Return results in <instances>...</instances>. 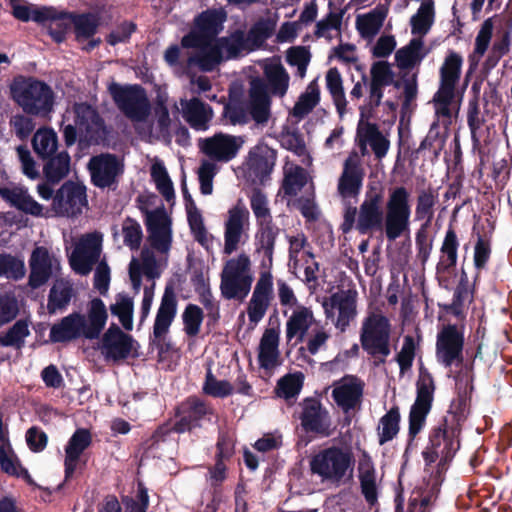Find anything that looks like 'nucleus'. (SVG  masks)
<instances>
[{"instance_id":"20","label":"nucleus","mask_w":512,"mask_h":512,"mask_svg":"<svg viewBox=\"0 0 512 512\" xmlns=\"http://www.w3.org/2000/svg\"><path fill=\"white\" fill-rule=\"evenodd\" d=\"M145 225L151 246L161 253L168 252L172 243V222L165 208L147 211Z\"/></svg>"},{"instance_id":"23","label":"nucleus","mask_w":512,"mask_h":512,"mask_svg":"<svg viewBox=\"0 0 512 512\" xmlns=\"http://www.w3.org/2000/svg\"><path fill=\"white\" fill-rule=\"evenodd\" d=\"M242 144L241 137L216 133L214 136L202 140L200 149L210 159L228 162L236 157Z\"/></svg>"},{"instance_id":"31","label":"nucleus","mask_w":512,"mask_h":512,"mask_svg":"<svg viewBox=\"0 0 512 512\" xmlns=\"http://www.w3.org/2000/svg\"><path fill=\"white\" fill-rule=\"evenodd\" d=\"M328 306L331 309L338 310V317L336 321V327L342 331L346 329L350 321L356 315V299L350 291H340L333 293L329 300L324 303V308L328 313Z\"/></svg>"},{"instance_id":"22","label":"nucleus","mask_w":512,"mask_h":512,"mask_svg":"<svg viewBox=\"0 0 512 512\" xmlns=\"http://www.w3.org/2000/svg\"><path fill=\"white\" fill-rule=\"evenodd\" d=\"M249 217V210L241 200L228 210V217L224 224L225 254L230 255L238 249L244 227L249 224Z\"/></svg>"},{"instance_id":"1","label":"nucleus","mask_w":512,"mask_h":512,"mask_svg":"<svg viewBox=\"0 0 512 512\" xmlns=\"http://www.w3.org/2000/svg\"><path fill=\"white\" fill-rule=\"evenodd\" d=\"M108 313L100 298L89 302L87 317L80 312H73L52 325L49 339L52 343H67L79 338L97 339L104 329Z\"/></svg>"},{"instance_id":"4","label":"nucleus","mask_w":512,"mask_h":512,"mask_svg":"<svg viewBox=\"0 0 512 512\" xmlns=\"http://www.w3.org/2000/svg\"><path fill=\"white\" fill-rule=\"evenodd\" d=\"M354 462L350 450L332 445L320 449L311 456L309 469L311 474L320 478L322 483L338 487L351 478Z\"/></svg>"},{"instance_id":"10","label":"nucleus","mask_w":512,"mask_h":512,"mask_svg":"<svg viewBox=\"0 0 512 512\" xmlns=\"http://www.w3.org/2000/svg\"><path fill=\"white\" fill-rule=\"evenodd\" d=\"M435 383L432 374L425 368L419 370L416 383V399L409 412L408 446L421 432L434 400Z\"/></svg>"},{"instance_id":"43","label":"nucleus","mask_w":512,"mask_h":512,"mask_svg":"<svg viewBox=\"0 0 512 512\" xmlns=\"http://www.w3.org/2000/svg\"><path fill=\"white\" fill-rule=\"evenodd\" d=\"M387 16V9L378 6L372 11L356 19V28L363 38H373L383 26Z\"/></svg>"},{"instance_id":"52","label":"nucleus","mask_w":512,"mask_h":512,"mask_svg":"<svg viewBox=\"0 0 512 512\" xmlns=\"http://www.w3.org/2000/svg\"><path fill=\"white\" fill-rule=\"evenodd\" d=\"M320 102V89L316 81H312L306 91L300 95L295 103L292 114L302 119L308 115Z\"/></svg>"},{"instance_id":"49","label":"nucleus","mask_w":512,"mask_h":512,"mask_svg":"<svg viewBox=\"0 0 512 512\" xmlns=\"http://www.w3.org/2000/svg\"><path fill=\"white\" fill-rule=\"evenodd\" d=\"M326 87L333 99L340 116L346 112L347 101L343 88V80L336 67L330 68L326 73Z\"/></svg>"},{"instance_id":"63","label":"nucleus","mask_w":512,"mask_h":512,"mask_svg":"<svg viewBox=\"0 0 512 512\" xmlns=\"http://www.w3.org/2000/svg\"><path fill=\"white\" fill-rule=\"evenodd\" d=\"M204 319L203 310L195 305L188 304L182 314L184 324V331L187 336L195 337L199 334L200 328Z\"/></svg>"},{"instance_id":"18","label":"nucleus","mask_w":512,"mask_h":512,"mask_svg":"<svg viewBox=\"0 0 512 512\" xmlns=\"http://www.w3.org/2000/svg\"><path fill=\"white\" fill-rule=\"evenodd\" d=\"M86 187L68 180L56 191L52 200V209L58 216L77 217L87 206Z\"/></svg>"},{"instance_id":"14","label":"nucleus","mask_w":512,"mask_h":512,"mask_svg":"<svg viewBox=\"0 0 512 512\" xmlns=\"http://www.w3.org/2000/svg\"><path fill=\"white\" fill-rule=\"evenodd\" d=\"M91 183L100 189L116 190L124 173V164L116 154L100 153L92 156L87 164Z\"/></svg>"},{"instance_id":"61","label":"nucleus","mask_w":512,"mask_h":512,"mask_svg":"<svg viewBox=\"0 0 512 512\" xmlns=\"http://www.w3.org/2000/svg\"><path fill=\"white\" fill-rule=\"evenodd\" d=\"M151 177L155 182L158 192L166 201L175 198L174 186L164 165L154 164L151 168Z\"/></svg>"},{"instance_id":"30","label":"nucleus","mask_w":512,"mask_h":512,"mask_svg":"<svg viewBox=\"0 0 512 512\" xmlns=\"http://www.w3.org/2000/svg\"><path fill=\"white\" fill-rule=\"evenodd\" d=\"M279 233L280 228L275 223L257 225L254 245L255 252L263 255L261 268L270 269L272 267L275 244Z\"/></svg>"},{"instance_id":"25","label":"nucleus","mask_w":512,"mask_h":512,"mask_svg":"<svg viewBox=\"0 0 512 512\" xmlns=\"http://www.w3.org/2000/svg\"><path fill=\"white\" fill-rule=\"evenodd\" d=\"M365 172L356 153L350 155L344 162L343 171L338 180L337 190L346 202L348 198H357L360 194Z\"/></svg>"},{"instance_id":"59","label":"nucleus","mask_w":512,"mask_h":512,"mask_svg":"<svg viewBox=\"0 0 512 512\" xmlns=\"http://www.w3.org/2000/svg\"><path fill=\"white\" fill-rule=\"evenodd\" d=\"M469 413V398L467 396L466 391L459 392L457 398L452 401L450 405V409L448 411L447 418L450 426H455L457 424V428L461 432L462 423L466 420L467 415Z\"/></svg>"},{"instance_id":"53","label":"nucleus","mask_w":512,"mask_h":512,"mask_svg":"<svg viewBox=\"0 0 512 512\" xmlns=\"http://www.w3.org/2000/svg\"><path fill=\"white\" fill-rule=\"evenodd\" d=\"M30 334L26 320L16 321L6 332L0 334V346L13 347L21 350L25 345V338Z\"/></svg>"},{"instance_id":"21","label":"nucleus","mask_w":512,"mask_h":512,"mask_svg":"<svg viewBox=\"0 0 512 512\" xmlns=\"http://www.w3.org/2000/svg\"><path fill=\"white\" fill-rule=\"evenodd\" d=\"M277 160V151L259 143L249 151L248 174L254 184L265 185L270 180Z\"/></svg>"},{"instance_id":"36","label":"nucleus","mask_w":512,"mask_h":512,"mask_svg":"<svg viewBox=\"0 0 512 512\" xmlns=\"http://www.w3.org/2000/svg\"><path fill=\"white\" fill-rule=\"evenodd\" d=\"M357 134L361 138V152L363 155L366 152V142H368L377 159L386 156L390 141L381 133L375 123L366 122L364 128L359 125Z\"/></svg>"},{"instance_id":"34","label":"nucleus","mask_w":512,"mask_h":512,"mask_svg":"<svg viewBox=\"0 0 512 512\" xmlns=\"http://www.w3.org/2000/svg\"><path fill=\"white\" fill-rule=\"evenodd\" d=\"M314 322L313 312L310 308L300 306L294 310L286 322V339L290 343L296 338L293 346L304 341V338Z\"/></svg>"},{"instance_id":"54","label":"nucleus","mask_w":512,"mask_h":512,"mask_svg":"<svg viewBox=\"0 0 512 512\" xmlns=\"http://www.w3.org/2000/svg\"><path fill=\"white\" fill-rule=\"evenodd\" d=\"M437 201L438 195L431 187L420 190L416 199L415 219L418 221L426 219L424 223L430 226Z\"/></svg>"},{"instance_id":"57","label":"nucleus","mask_w":512,"mask_h":512,"mask_svg":"<svg viewBox=\"0 0 512 512\" xmlns=\"http://www.w3.org/2000/svg\"><path fill=\"white\" fill-rule=\"evenodd\" d=\"M273 27L269 21L259 20L254 23L249 31L245 33V41L248 47V52L260 48L263 43L271 36Z\"/></svg>"},{"instance_id":"50","label":"nucleus","mask_w":512,"mask_h":512,"mask_svg":"<svg viewBox=\"0 0 512 512\" xmlns=\"http://www.w3.org/2000/svg\"><path fill=\"white\" fill-rule=\"evenodd\" d=\"M133 311V299L126 293H118L115 297V303L110 305L111 314L118 317L126 331L133 329Z\"/></svg>"},{"instance_id":"3","label":"nucleus","mask_w":512,"mask_h":512,"mask_svg":"<svg viewBox=\"0 0 512 512\" xmlns=\"http://www.w3.org/2000/svg\"><path fill=\"white\" fill-rule=\"evenodd\" d=\"M10 92L14 102L28 116L49 118L54 111L56 95L45 81L33 76H16Z\"/></svg>"},{"instance_id":"55","label":"nucleus","mask_w":512,"mask_h":512,"mask_svg":"<svg viewBox=\"0 0 512 512\" xmlns=\"http://www.w3.org/2000/svg\"><path fill=\"white\" fill-rule=\"evenodd\" d=\"M400 411L397 406L392 407L385 415L380 419L381 431H378V442L380 445L393 440L400 429Z\"/></svg>"},{"instance_id":"35","label":"nucleus","mask_w":512,"mask_h":512,"mask_svg":"<svg viewBox=\"0 0 512 512\" xmlns=\"http://www.w3.org/2000/svg\"><path fill=\"white\" fill-rule=\"evenodd\" d=\"M279 330L276 328L265 329L258 347V364L261 368L269 370L278 364Z\"/></svg>"},{"instance_id":"28","label":"nucleus","mask_w":512,"mask_h":512,"mask_svg":"<svg viewBox=\"0 0 512 512\" xmlns=\"http://www.w3.org/2000/svg\"><path fill=\"white\" fill-rule=\"evenodd\" d=\"M364 383L356 376H345L332 391V398L344 413H349L361 403Z\"/></svg>"},{"instance_id":"5","label":"nucleus","mask_w":512,"mask_h":512,"mask_svg":"<svg viewBox=\"0 0 512 512\" xmlns=\"http://www.w3.org/2000/svg\"><path fill=\"white\" fill-rule=\"evenodd\" d=\"M460 434L457 424L450 426L448 419L442 418L429 431L428 444L422 451L425 465L430 466L438 461L437 471L447 470L460 447Z\"/></svg>"},{"instance_id":"12","label":"nucleus","mask_w":512,"mask_h":512,"mask_svg":"<svg viewBox=\"0 0 512 512\" xmlns=\"http://www.w3.org/2000/svg\"><path fill=\"white\" fill-rule=\"evenodd\" d=\"M214 415L215 410L210 403L197 396H189L175 409L177 420L173 430L177 434L191 433L203 428L206 423H212Z\"/></svg>"},{"instance_id":"8","label":"nucleus","mask_w":512,"mask_h":512,"mask_svg":"<svg viewBox=\"0 0 512 512\" xmlns=\"http://www.w3.org/2000/svg\"><path fill=\"white\" fill-rule=\"evenodd\" d=\"M250 265V259L244 253L226 262L220 282L221 294L225 299L243 301L247 297L253 281L252 276L247 274Z\"/></svg>"},{"instance_id":"47","label":"nucleus","mask_w":512,"mask_h":512,"mask_svg":"<svg viewBox=\"0 0 512 512\" xmlns=\"http://www.w3.org/2000/svg\"><path fill=\"white\" fill-rule=\"evenodd\" d=\"M32 147L38 157L45 160L57 150V134L51 128L38 129L32 137Z\"/></svg>"},{"instance_id":"64","label":"nucleus","mask_w":512,"mask_h":512,"mask_svg":"<svg viewBox=\"0 0 512 512\" xmlns=\"http://www.w3.org/2000/svg\"><path fill=\"white\" fill-rule=\"evenodd\" d=\"M423 42L421 39L413 38L409 44L399 49L395 54V59L400 68L412 67L417 61L421 59L419 55L422 49Z\"/></svg>"},{"instance_id":"37","label":"nucleus","mask_w":512,"mask_h":512,"mask_svg":"<svg viewBox=\"0 0 512 512\" xmlns=\"http://www.w3.org/2000/svg\"><path fill=\"white\" fill-rule=\"evenodd\" d=\"M183 116L193 129L204 131L208 129V123L213 117V110L210 105L201 99L193 97L186 102L183 108Z\"/></svg>"},{"instance_id":"9","label":"nucleus","mask_w":512,"mask_h":512,"mask_svg":"<svg viewBox=\"0 0 512 512\" xmlns=\"http://www.w3.org/2000/svg\"><path fill=\"white\" fill-rule=\"evenodd\" d=\"M226 20L227 13L223 8H208L202 11L194 18L191 30L182 37V47L207 46L217 39Z\"/></svg>"},{"instance_id":"19","label":"nucleus","mask_w":512,"mask_h":512,"mask_svg":"<svg viewBox=\"0 0 512 512\" xmlns=\"http://www.w3.org/2000/svg\"><path fill=\"white\" fill-rule=\"evenodd\" d=\"M101 248L100 234L90 233L81 238L69 257L72 270L80 275H88L100 258Z\"/></svg>"},{"instance_id":"56","label":"nucleus","mask_w":512,"mask_h":512,"mask_svg":"<svg viewBox=\"0 0 512 512\" xmlns=\"http://www.w3.org/2000/svg\"><path fill=\"white\" fill-rule=\"evenodd\" d=\"M307 183L306 171L303 167L295 165L289 170H285L282 181V190L285 196H296Z\"/></svg>"},{"instance_id":"51","label":"nucleus","mask_w":512,"mask_h":512,"mask_svg":"<svg viewBox=\"0 0 512 512\" xmlns=\"http://www.w3.org/2000/svg\"><path fill=\"white\" fill-rule=\"evenodd\" d=\"M485 119L481 116L477 97L469 100L467 110V124L471 134L473 150L481 151V128Z\"/></svg>"},{"instance_id":"41","label":"nucleus","mask_w":512,"mask_h":512,"mask_svg":"<svg viewBox=\"0 0 512 512\" xmlns=\"http://www.w3.org/2000/svg\"><path fill=\"white\" fill-rule=\"evenodd\" d=\"M45 160L43 173L48 183L57 184L68 175L71 158L67 151L52 154Z\"/></svg>"},{"instance_id":"11","label":"nucleus","mask_w":512,"mask_h":512,"mask_svg":"<svg viewBox=\"0 0 512 512\" xmlns=\"http://www.w3.org/2000/svg\"><path fill=\"white\" fill-rule=\"evenodd\" d=\"M108 91L118 109L131 121L142 122L149 116L151 105L141 85L122 86L112 82Z\"/></svg>"},{"instance_id":"45","label":"nucleus","mask_w":512,"mask_h":512,"mask_svg":"<svg viewBox=\"0 0 512 512\" xmlns=\"http://www.w3.org/2000/svg\"><path fill=\"white\" fill-rule=\"evenodd\" d=\"M359 481L365 501L370 506H374L378 502V489L376 471L370 460L359 464Z\"/></svg>"},{"instance_id":"33","label":"nucleus","mask_w":512,"mask_h":512,"mask_svg":"<svg viewBox=\"0 0 512 512\" xmlns=\"http://www.w3.org/2000/svg\"><path fill=\"white\" fill-rule=\"evenodd\" d=\"M74 122L81 132L93 138L104 127V120L96 108L87 102L75 103L73 105Z\"/></svg>"},{"instance_id":"42","label":"nucleus","mask_w":512,"mask_h":512,"mask_svg":"<svg viewBox=\"0 0 512 512\" xmlns=\"http://www.w3.org/2000/svg\"><path fill=\"white\" fill-rule=\"evenodd\" d=\"M71 21L78 42L92 38L100 26V16L94 12H73Z\"/></svg>"},{"instance_id":"44","label":"nucleus","mask_w":512,"mask_h":512,"mask_svg":"<svg viewBox=\"0 0 512 512\" xmlns=\"http://www.w3.org/2000/svg\"><path fill=\"white\" fill-rule=\"evenodd\" d=\"M200 52L189 57V65H197L203 72L213 71L224 59L223 53L216 41L207 46L199 47Z\"/></svg>"},{"instance_id":"39","label":"nucleus","mask_w":512,"mask_h":512,"mask_svg":"<svg viewBox=\"0 0 512 512\" xmlns=\"http://www.w3.org/2000/svg\"><path fill=\"white\" fill-rule=\"evenodd\" d=\"M459 241L457 234L452 227H449L445 233L440 252L441 257L436 265L438 274H449L455 268L458 259Z\"/></svg>"},{"instance_id":"32","label":"nucleus","mask_w":512,"mask_h":512,"mask_svg":"<svg viewBox=\"0 0 512 512\" xmlns=\"http://www.w3.org/2000/svg\"><path fill=\"white\" fill-rule=\"evenodd\" d=\"M0 196L10 206L25 214L34 217H40L43 214V206L35 201L26 189L3 187L0 188Z\"/></svg>"},{"instance_id":"60","label":"nucleus","mask_w":512,"mask_h":512,"mask_svg":"<svg viewBox=\"0 0 512 512\" xmlns=\"http://www.w3.org/2000/svg\"><path fill=\"white\" fill-rule=\"evenodd\" d=\"M25 272L22 259L8 253H0V276L17 281L25 276Z\"/></svg>"},{"instance_id":"15","label":"nucleus","mask_w":512,"mask_h":512,"mask_svg":"<svg viewBox=\"0 0 512 512\" xmlns=\"http://www.w3.org/2000/svg\"><path fill=\"white\" fill-rule=\"evenodd\" d=\"M464 327L447 324L438 332L436 338V359L444 367L463 364Z\"/></svg>"},{"instance_id":"13","label":"nucleus","mask_w":512,"mask_h":512,"mask_svg":"<svg viewBox=\"0 0 512 512\" xmlns=\"http://www.w3.org/2000/svg\"><path fill=\"white\" fill-rule=\"evenodd\" d=\"M178 300L172 286L167 285L161 297L156 317L153 324V337L150 338V346H154L160 356L171 350V343L164 338L169 333L170 327L177 315Z\"/></svg>"},{"instance_id":"46","label":"nucleus","mask_w":512,"mask_h":512,"mask_svg":"<svg viewBox=\"0 0 512 512\" xmlns=\"http://www.w3.org/2000/svg\"><path fill=\"white\" fill-rule=\"evenodd\" d=\"M264 75L267 79V88L270 92L279 97H283L289 87V74L281 63L268 64L264 67Z\"/></svg>"},{"instance_id":"2","label":"nucleus","mask_w":512,"mask_h":512,"mask_svg":"<svg viewBox=\"0 0 512 512\" xmlns=\"http://www.w3.org/2000/svg\"><path fill=\"white\" fill-rule=\"evenodd\" d=\"M384 192L382 187L369 185L357 208L345 202L340 229L344 234L356 230L360 235L372 236L385 227Z\"/></svg>"},{"instance_id":"6","label":"nucleus","mask_w":512,"mask_h":512,"mask_svg":"<svg viewBox=\"0 0 512 512\" xmlns=\"http://www.w3.org/2000/svg\"><path fill=\"white\" fill-rule=\"evenodd\" d=\"M390 336V320L382 313L370 312L362 321L361 347L374 359L375 366L384 364L391 354Z\"/></svg>"},{"instance_id":"40","label":"nucleus","mask_w":512,"mask_h":512,"mask_svg":"<svg viewBox=\"0 0 512 512\" xmlns=\"http://www.w3.org/2000/svg\"><path fill=\"white\" fill-rule=\"evenodd\" d=\"M73 296V285L68 280H57L51 287L48 295L47 310L49 314L65 310Z\"/></svg>"},{"instance_id":"29","label":"nucleus","mask_w":512,"mask_h":512,"mask_svg":"<svg viewBox=\"0 0 512 512\" xmlns=\"http://www.w3.org/2000/svg\"><path fill=\"white\" fill-rule=\"evenodd\" d=\"M29 267L28 285L32 289H38L49 281L53 274V267L50 253L46 247L37 246L33 249Z\"/></svg>"},{"instance_id":"7","label":"nucleus","mask_w":512,"mask_h":512,"mask_svg":"<svg viewBox=\"0 0 512 512\" xmlns=\"http://www.w3.org/2000/svg\"><path fill=\"white\" fill-rule=\"evenodd\" d=\"M385 227L383 232L389 241H395L410 230V192L404 186L389 189L385 203Z\"/></svg>"},{"instance_id":"26","label":"nucleus","mask_w":512,"mask_h":512,"mask_svg":"<svg viewBox=\"0 0 512 512\" xmlns=\"http://www.w3.org/2000/svg\"><path fill=\"white\" fill-rule=\"evenodd\" d=\"M72 13L52 6H43L41 11L36 13L35 22L47 26L52 39L56 43H61L66 39V34L72 26Z\"/></svg>"},{"instance_id":"48","label":"nucleus","mask_w":512,"mask_h":512,"mask_svg":"<svg viewBox=\"0 0 512 512\" xmlns=\"http://www.w3.org/2000/svg\"><path fill=\"white\" fill-rule=\"evenodd\" d=\"M222 53L225 52V59H236L243 51L248 52V47L245 41V31L236 29L228 36L219 37L216 40Z\"/></svg>"},{"instance_id":"17","label":"nucleus","mask_w":512,"mask_h":512,"mask_svg":"<svg viewBox=\"0 0 512 512\" xmlns=\"http://www.w3.org/2000/svg\"><path fill=\"white\" fill-rule=\"evenodd\" d=\"M299 415L301 427L307 434L319 437H329L333 433L332 420L329 411L315 397H306L300 402Z\"/></svg>"},{"instance_id":"24","label":"nucleus","mask_w":512,"mask_h":512,"mask_svg":"<svg viewBox=\"0 0 512 512\" xmlns=\"http://www.w3.org/2000/svg\"><path fill=\"white\" fill-rule=\"evenodd\" d=\"M273 299V280L270 272L261 273L247 306L250 323L257 324L265 316Z\"/></svg>"},{"instance_id":"58","label":"nucleus","mask_w":512,"mask_h":512,"mask_svg":"<svg viewBox=\"0 0 512 512\" xmlns=\"http://www.w3.org/2000/svg\"><path fill=\"white\" fill-rule=\"evenodd\" d=\"M434 17L433 2H424L418 9V12L411 17L412 34H426L432 23Z\"/></svg>"},{"instance_id":"62","label":"nucleus","mask_w":512,"mask_h":512,"mask_svg":"<svg viewBox=\"0 0 512 512\" xmlns=\"http://www.w3.org/2000/svg\"><path fill=\"white\" fill-rule=\"evenodd\" d=\"M250 206L256 218V225L274 223L266 195L260 189H254L250 197Z\"/></svg>"},{"instance_id":"38","label":"nucleus","mask_w":512,"mask_h":512,"mask_svg":"<svg viewBox=\"0 0 512 512\" xmlns=\"http://www.w3.org/2000/svg\"><path fill=\"white\" fill-rule=\"evenodd\" d=\"M462 64V56L450 50L439 70L440 86L438 90L455 92L456 85L460 80Z\"/></svg>"},{"instance_id":"16","label":"nucleus","mask_w":512,"mask_h":512,"mask_svg":"<svg viewBox=\"0 0 512 512\" xmlns=\"http://www.w3.org/2000/svg\"><path fill=\"white\" fill-rule=\"evenodd\" d=\"M139 347L138 341L115 323L109 326L101 339V353L107 362L120 363L129 357L136 358Z\"/></svg>"},{"instance_id":"27","label":"nucleus","mask_w":512,"mask_h":512,"mask_svg":"<svg viewBox=\"0 0 512 512\" xmlns=\"http://www.w3.org/2000/svg\"><path fill=\"white\" fill-rule=\"evenodd\" d=\"M270 106L266 82L260 77L253 78L250 81L248 114L257 124H265L271 115Z\"/></svg>"}]
</instances>
